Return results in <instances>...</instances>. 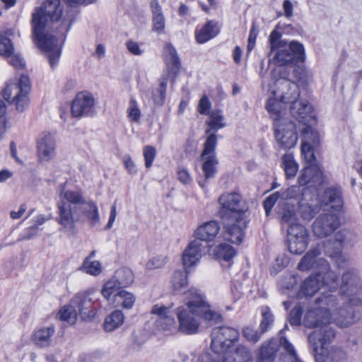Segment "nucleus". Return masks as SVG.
<instances>
[{
	"label": "nucleus",
	"mask_w": 362,
	"mask_h": 362,
	"mask_svg": "<svg viewBox=\"0 0 362 362\" xmlns=\"http://www.w3.org/2000/svg\"><path fill=\"white\" fill-rule=\"evenodd\" d=\"M316 119L314 122H305L303 124L304 127L301 129L303 135V141L311 144H315L318 142V133L313 128L312 125L315 124Z\"/></svg>",
	"instance_id": "obj_43"
},
{
	"label": "nucleus",
	"mask_w": 362,
	"mask_h": 362,
	"mask_svg": "<svg viewBox=\"0 0 362 362\" xmlns=\"http://www.w3.org/2000/svg\"><path fill=\"white\" fill-rule=\"evenodd\" d=\"M235 250L228 244L218 245L214 250V255L217 259L229 261L235 255Z\"/></svg>",
	"instance_id": "obj_46"
},
{
	"label": "nucleus",
	"mask_w": 362,
	"mask_h": 362,
	"mask_svg": "<svg viewBox=\"0 0 362 362\" xmlns=\"http://www.w3.org/2000/svg\"><path fill=\"white\" fill-rule=\"evenodd\" d=\"M211 107V103L209 98L204 95L203 96L199 103L198 105V111L202 115H208L209 112V109Z\"/></svg>",
	"instance_id": "obj_61"
},
{
	"label": "nucleus",
	"mask_w": 362,
	"mask_h": 362,
	"mask_svg": "<svg viewBox=\"0 0 362 362\" xmlns=\"http://www.w3.org/2000/svg\"><path fill=\"white\" fill-rule=\"evenodd\" d=\"M136 300L135 296L125 290L119 291L116 293L110 302L114 307H121L124 309H130Z\"/></svg>",
	"instance_id": "obj_34"
},
{
	"label": "nucleus",
	"mask_w": 362,
	"mask_h": 362,
	"mask_svg": "<svg viewBox=\"0 0 362 362\" xmlns=\"http://www.w3.org/2000/svg\"><path fill=\"white\" fill-rule=\"evenodd\" d=\"M9 57L8 63L16 69H22L25 66L23 58L18 54L8 55Z\"/></svg>",
	"instance_id": "obj_63"
},
{
	"label": "nucleus",
	"mask_w": 362,
	"mask_h": 362,
	"mask_svg": "<svg viewBox=\"0 0 362 362\" xmlns=\"http://www.w3.org/2000/svg\"><path fill=\"white\" fill-rule=\"evenodd\" d=\"M290 111L300 123L315 122V117L312 112V106L307 101L297 99L290 105Z\"/></svg>",
	"instance_id": "obj_29"
},
{
	"label": "nucleus",
	"mask_w": 362,
	"mask_h": 362,
	"mask_svg": "<svg viewBox=\"0 0 362 362\" xmlns=\"http://www.w3.org/2000/svg\"><path fill=\"white\" fill-rule=\"evenodd\" d=\"M126 47L128 51L134 55H141L143 53L139 43L132 40L126 42Z\"/></svg>",
	"instance_id": "obj_62"
},
{
	"label": "nucleus",
	"mask_w": 362,
	"mask_h": 362,
	"mask_svg": "<svg viewBox=\"0 0 362 362\" xmlns=\"http://www.w3.org/2000/svg\"><path fill=\"white\" fill-rule=\"evenodd\" d=\"M322 202L325 205H330L334 210H339L342 206L341 191L338 188H329L326 189L322 197Z\"/></svg>",
	"instance_id": "obj_36"
},
{
	"label": "nucleus",
	"mask_w": 362,
	"mask_h": 362,
	"mask_svg": "<svg viewBox=\"0 0 362 362\" xmlns=\"http://www.w3.org/2000/svg\"><path fill=\"white\" fill-rule=\"evenodd\" d=\"M163 54L167 66V74L163 76L159 88L167 89L168 80L170 77H175L180 70V63L175 49L167 44L163 49Z\"/></svg>",
	"instance_id": "obj_23"
},
{
	"label": "nucleus",
	"mask_w": 362,
	"mask_h": 362,
	"mask_svg": "<svg viewBox=\"0 0 362 362\" xmlns=\"http://www.w3.org/2000/svg\"><path fill=\"white\" fill-rule=\"evenodd\" d=\"M239 337L237 329L227 326L216 327L211 332V348L214 352H225Z\"/></svg>",
	"instance_id": "obj_10"
},
{
	"label": "nucleus",
	"mask_w": 362,
	"mask_h": 362,
	"mask_svg": "<svg viewBox=\"0 0 362 362\" xmlns=\"http://www.w3.org/2000/svg\"><path fill=\"white\" fill-rule=\"evenodd\" d=\"M332 322L331 313L327 307L318 303V298L313 305L309 307L303 320V325L309 329L315 328L308 335V340L313 351L314 344L316 346L329 345L334 339L336 332L329 325Z\"/></svg>",
	"instance_id": "obj_4"
},
{
	"label": "nucleus",
	"mask_w": 362,
	"mask_h": 362,
	"mask_svg": "<svg viewBox=\"0 0 362 362\" xmlns=\"http://www.w3.org/2000/svg\"><path fill=\"white\" fill-rule=\"evenodd\" d=\"M78 315L76 310L71 303L70 305L62 308L58 313L59 318L69 325H74L76 322Z\"/></svg>",
	"instance_id": "obj_45"
},
{
	"label": "nucleus",
	"mask_w": 362,
	"mask_h": 362,
	"mask_svg": "<svg viewBox=\"0 0 362 362\" xmlns=\"http://www.w3.org/2000/svg\"><path fill=\"white\" fill-rule=\"evenodd\" d=\"M187 284V274L185 272L177 271L172 279V285L175 290H180Z\"/></svg>",
	"instance_id": "obj_49"
},
{
	"label": "nucleus",
	"mask_w": 362,
	"mask_h": 362,
	"mask_svg": "<svg viewBox=\"0 0 362 362\" xmlns=\"http://www.w3.org/2000/svg\"><path fill=\"white\" fill-rule=\"evenodd\" d=\"M317 274H320L322 287H326L329 291H334L339 288L338 276L335 272L329 270V268L325 272L320 271Z\"/></svg>",
	"instance_id": "obj_39"
},
{
	"label": "nucleus",
	"mask_w": 362,
	"mask_h": 362,
	"mask_svg": "<svg viewBox=\"0 0 362 362\" xmlns=\"http://www.w3.org/2000/svg\"><path fill=\"white\" fill-rule=\"evenodd\" d=\"M185 296V305L177 309V331L192 334L199 329L201 317L207 321H216L221 317L217 313L210 310L202 295L196 289H189Z\"/></svg>",
	"instance_id": "obj_3"
},
{
	"label": "nucleus",
	"mask_w": 362,
	"mask_h": 362,
	"mask_svg": "<svg viewBox=\"0 0 362 362\" xmlns=\"http://www.w3.org/2000/svg\"><path fill=\"white\" fill-rule=\"evenodd\" d=\"M56 155V141L50 133L42 134L37 141V156L40 163H47Z\"/></svg>",
	"instance_id": "obj_21"
},
{
	"label": "nucleus",
	"mask_w": 362,
	"mask_h": 362,
	"mask_svg": "<svg viewBox=\"0 0 362 362\" xmlns=\"http://www.w3.org/2000/svg\"><path fill=\"white\" fill-rule=\"evenodd\" d=\"M282 160L286 177L288 179L294 177L298 172V165L293 156L291 153L285 154Z\"/></svg>",
	"instance_id": "obj_44"
},
{
	"label": "nucleus",
	"mask_w": 362,
	"mask_h": 362,
	"mask_svg": "<svg viewBox=\"0 0 362 362\" xmlns=\"http://www.w3.org/2000/svg\"><path fill=\"white\" fill-rule=\"evenodd\" d=\"M95 100L93 96L87 92L77 94L71 104V114L74 117H79L90 115L93 113Z\"/></svg>",
	"instance_id": "obj_25"
},
{
	"label": "nucleus",
	"mask_w": 362,
	"mask_h": 362,
	"mask_svg": "<svg viewBox=\"0 0 362 362\" xmlns=\"http://www.w3.org/2000/svg\"><path fill=\"white\" fill-rule=\"evenodd\" d=\"M322 287L320 283V274L310 275L305 279L298 292L300 298L313 296Z\"/></svg>",
	"instance_id": "obj_32"
},
{
	"label": "nucleus",
	"mask_w": 362,
	"mask_h": 362,
	"mask_svg": "<svg viewBox=\"0 0 362 362\" xmlns=\"http://www.w3.org/2000/svg\"><path fill=\"white\" fill-rule=\"evenodd\" d=\"M143 153L145 160V167L150 168L156 156V148L151 146H146L144 147Z\"/></svg>",
	"instance_id": "obj_54"
},
{
	"label": "nucleus",
	"mask_w": 362,
	"mask_h": 362,
	"mask_svg": "<svg viewBox=\"0 0 362 362\" xmlns=\"http://www.w3.org/2000/svg\"><path fill=\"white\" fill-rule=\"evenodd\" d=\"M303 308L300 305L295 306L290 313V323L292 325H300L303 324L301 317Z\"/></svg>",
	"instance_id": "obj_56"
},
{
	"label": "nucleus",
	"mask_w": 362,
	"mask_h": 362,
	"mask_svg": "<svg viewBox=\"0 0 362 362\" xmlns=\"http://www.w3.org/2000/svg\"><path fill=\"white\" fill-rule=\"evenodd\" d=\"M6 105L4 102L0 99V139L6 132Z\"/></svg>",
	"instance_id": "obj_58"
},
{
	"label": "nucleus",
	"mask_w": 362,
	"mask_h": 362,
	"mask_svg": "<svg viewBox=\"0 0 362 362\" xmlns=\"http://www.w3.org/2000/svg\"><path fill=\"white\" fill-rule=\"evenodd\" d=\"M205 246L199 240H193L186 247L182 253V264L185 270L196 266L202 256Z\"/></svg>",
	"instance_id": "obj_27"
},
{
	"label": "nucleus",
	"mask_w": 362,
	"mask_h": 362,
	"mask_svg": "<svg viewBox=\"0 0 362 362\" xmlns=\"http://www.w3.org/2000/svg\"><path fill=\"white\" fill-rule=\"evenodd\" d=\"M54 333L55 328L52 325L41 327L33 332V341L38 347L45 348L49 346L52 342V337Z\"/></svg>",
	"instance_id": "obj_31"
},
{
	"label": "nucleus",
	"mask_w": 362,
	"mask_h": 362,
	"mask_svg": "<svg viewBox=\"0 0 362 362\" xmlns=\"http://www.w3.org/2000/svg\"><path fill=\"white\" fill-rule=\"evenodd\" d=\"M320 210V206L317 203H308L303 198L299 201L298 211L302 218L311 220Z\"/></svg>",
	"instance_id": "obj_37"
},
{
	"label": "nucleus",
	"mask_w": 362,
	"mask_h": 362,
	"mask_svg": "<svg viewBox=\"0 0 362 362\" xmlns=\"http://www.w3.org/2000/svg\"><path fill=\"white\" fill-rule=\"evenodd\" d=\"M318 303L327 307L332 321L339 327H349L359 320L354 308L362 307V298L337 297L322 292L318 297Z\"/></svg>",
	"instance_id": "obj_5"
},
{
	"label": "nucleus",
	"mask_w": 362,
	"mask_h": 362,
	"mask_svg": "<svg viewBox=\"0 0 362 362\" xmlns=\"http://www.w3.org/2000/svg\"><path fill=\"white\" fill-rule=\"evenodd\" d=\"M262 320L260 323L261 333L265 332L273 323L274 317L268 307L262 308Z\"/></svg>",
	"instance_id": "obj_51"
},
{
	"label": "nucleus",
	"mask_w": 362,
	"mask_h": 362,
	"mask_svg": "<svg viewBox=\"0 0 362 362\" xmlns=\"http://www.w3.org/2000/svg\"><path fill=\"white\" fill-rule=\"evenodd\" d=\"M281 223L288 225V228L293 225H300L298 222V218L293 209H285L281 214Z\"/></svg>",
	"instance_id": "obj_52"
},
{
	"label": "nucleus",
	"mask_w": 362,
	"mask_h": 362,
	"mask_svg": "<svg viewBox=\"0 0 362 362\" xmlns=\"http://www.w3.org/2000/svg\"><path fill=\"white\" fill-rule=\"evenodd\" d=\"M124 315L122 311L117 310L108 315L104 321L103 327L106 332H112L124 323Z\"/></svg>",
	"instance_id": "obj_38"
},
{
	"label": "nucleus",
	"mask_w": 362,
	"mask_h": 362,
	"mask_svg": "<svg viewBox=\"0 0 362 362\" xmlns=\"http://www.w3.org/2000/svg\"><path fill=\"white\" fill-rule=\"evenodd\" d=\"M280 346L286 351L288 356L295 355V349L293 345L286 339L284 337L272 339L262 344L257 362H277L274 361V358Z\"/></svg>",
	"instance_id": "obj_14"
},
{
	"label": "nucleus",
	"mask_w": 362,
	"mask_h": 362,
	"mask_svg": "<svg viewBox=\"0 0 362 362\" xmlns=\"http://www.w3.org/2000/svg\"><path fill=\"white\" fill-rule=\"evenodd\" d=\"M261 334L262 333H258L257 331L252 327H246L243 331L244 337H245L249 341H252L253 343H256L259 341Z\"/></svg>",
	"instance_id": "obj_57"
},
{
	"label": "nucleus",
	"mask_w": 362,
	"mask_h": 362,
	"mask_svg": "<svg viewBox=\"0 0 362 362\" xmlns=\"http://www.w3.org/2000/svg\"><path fill=\"white\" fill-rule=\"evenodd\" d=\"M57 203L58 223L67 231H73L76 224L84 218L91 226L100 223V218L96 203L87 200L81 191L64 189L59 194Z\"/></svg>",
	"instance_id": "obj_2"
},
{
	"label": "nucleus",
	"mask_w": 362,
	"mask_h": 362,
	"mask_svg": "<svg viewBox=\"0 0 362 362\" xmlns=\"http://www.w3.org/2000/svg\"><path fill=\"white\" fill-rule=\"evenodd\" d=\"M276 90L273 91L274 95L280 98L284 104L291 105L299 98L300 93L298 85L286 77H280L274 82Z\"/></svg>",
	"instance_id": "obj_17"
},
{
	"label": "nucleus",
	"mask_w": 362,
	"mask_h": 362,
	"mask_svg": "<svg viewBox=\"0 0 362 362\" xmlns=\"http://www.w3.org/2000/svg\"><path fill=\"white\" fill-rule=\"evenodd\" d=\"M301 154L307 163V165H315V156L311 145L307 142H302Z\"/></svg>",
	"instance_id": "obj_50"
},
{
	"label": "nucleus",
	"mask_w": 362,
	"mask_h": 362,
	"mask_svg": "<svg viewBox=\"0 0 362 362\" xmlns=\"http://www.w3.org/2000/svg\"><path fill=\"white\" fill-rule=\"evenodd\" d=\"M362 280L357 270L353 268L346 269L341 276L339 292L337 297L361 298Z\"/></svg>",
	"instance_id": "obj_11"
},
{
	"label": "nucleus",
	"mask_w": 362,
	"mask_h": 362,
	"mask_svg": "<svg viewBox=\"0 0 362 362\" xmlns=\"http://www.w3.org/2000/svg\"><path fill=\"white\" fill-rule=\"evenodd\" d=\"M219 33L217 23L208 21L201 28H197L195 32L197 41L199 43H205L214 37Z\"/></svg>",
	"instance_id": "obj_33"
},
{
	"label": "nucleus",
	"mask_w": 362,
	"mask_h": 362,
	"mask_svg": "<svg viewBox=\"0 0 362 362\" xmlns=\"http://www.w3.org/2000/svg\"><path fill=\"white\" fill-rule=\"evenodd\" d=\"M13 47L9 38L0 35V54L10 55L12 54Z\"/></svg>",
	"instance_id": "obj_55"
},
{
	"label": "nucleus",
	"mask_w": 362,
	"mask_h": 362,
	"mask_svg": "<svg viewBox=\"0 0 362 362\" xmlns=\"http://www.w3.org/2000/svg\"><path fill=\"white\" fill-rule=\"evenodd\" d=\"M71 303L83 320H90L95 317L96 313L93 308L90 292L78 293L71 299Z\"/></svg>",
	"instance_id": "obj_24"
},
{
	"label": "nucleus",
	"mask_w": 362,
	"mask_h": 362,
	"mask_svg": "<svg viewBox=\"0 0 362 362\" xmlns=\"http://www.w3.org/2000/svg\"><path fill=\"white\" fill-rule=\"evenodd\" d=\"M338 226L339 220L335 214H323L313 223V232L317 238H325L335 230Z\"/></svg>",
	"instance_id": "obj_22"
},
{
	"label": "nucleus",
	"mask_w": 362,
	"mask_h": 362,
	"mask_svg": "<svg viewBox=\"0 0 362 362\" xmlns=\"http://www.w3.org/2000/svg\"><path fill=\"white\" fill-rule=\"evenodd\" d=\"M223 224V239L233 244L239 245L244 238V230L247 226L246 217L234 218L226 221L222 220Z\"/></svg>",
	"instance_id": "obj_18"
},
{
	"label": "nucleus",
	"mask_w": 362,
	"mask_h": 362,
	"mask_svg": "<svg viewBox=\"0 0 362 362\" xmlns=\"http://www.w3.org/2000/svg\"><path fill=\"white\" fill-rule=\"evenodd\" d=\"M223 120L224 117L220 110L213 111L211 113L209 119L206 122L209 128L206 130V134H208V136L211 134V131L216 132L225 127Z\"/></svg>",
	"instance_id": "obj_40"
},
{
	"label": "nucleus",
	"mask_w": 362,
	"mask_h": 362,
	"mask_svg": "<svg viewBox=\"0 0 362 362\" xmlns=\"http://www.w3.org/2000/svg\"><path fill=\"white\" fill-rule=\"evenodd\" d=\"M280 34L276 30H273L269 35L270 52L269 55L273 54V52L276 48L283 45L281 42H279Z\"/></svg>",
	"instance_id": "obj_59"
},
{
	"label": "nucleus",
	"mask_w": 362,
	"mask_h": 362,
	"mask_svg": "<svg viewBox=\"0 0 362 362\" xmlns=\"http://www.w3.org/2000/svg\"><path fill=\"white\" fill-rule=\"evenodd\" d=\"M151 314L156 316L155 327L167 334L177 332V325L170 308L156 304L152 306Z\"/></svg>",
	"instance_id": "obj_16"
},
{
	"label": "nucleus",
	"mask_w": 362,
	"mask_h": 362,
	"mask_svg": "<svg viewBox=\"0 0 362 362\" xmlns=\"http://www.w3.org/2000/svg\"><path fill=\"white\" fill-rule=\"evenodd\" d=\"M114 278L122 287L127 286L134 281L133 272L127 268L117 270Z\"/></svg>",
	"instance_id": "obj_47"
},
{
	"label": "nucleus",
	"mask_w": 362,
	"mask_h": 362,
	"mask_svg": "<svg viewBox=\"0 0 362 362\" xmlns=\"http://www.w3.org/2000/svg\"><path fill=\"white\" fill-rule=\"evenodd\" d=\"M220 231V226L216 221H206L198 226L194 231V240L202 243L213 241Z\"/></svg>",
	"instance_id": "obj_28"
},
{
	"label": "nucleus",
	"mask_w": 362,
	"mask_h": 362,
	"mask_svg": "<svg viewBox=\"0 0 362 362\" xmlns=\"http://www.w3.org/2000/svg\"><path fill=\"white\" fill-rule=\"evenodd\" d=\"M178 180L183 184L187 185L192 182L189 172L184 168H179L177 170Z\"/></svg>",
	"instance_id": "obj_64"
},
{
	"label": "nucleus",
	"mask_w": 362,
	"mask_h": 362,
	"mask_svg": "<svg viewBox=\"0 0 362 362\" xmlns=\"http://www.w3.org/2000/svg\"><path fill=\"white\" fill-rule=\"evenodd\" d=\"M122 286L118 283L117 280L113 277L107 281L102 289V295L103 297L110 303L115 294L121 289Z\"/></svg>",
	"instance_id": "obj_42"
},
{
	"label": "nucleus",
	"mask_w": 362,
	"mask_h": 362,
	"mask_svg": "<svg viewBox=\"0 0 362 362\" xmlns=\"http://www.w3.org/2000/svg\"><path fill=\"white\" fill-rule=\"evenodd\" d=\"M165 264V259L161 257H154L146 263L148 269H155L163 267Z\"/></svg>",
	"instance_id": "obj_60"
},
{
	"label": "nucleus",
	"mask_w": 362,
	"mask_h": 362,
	"mask_svg": "<svg viewBox=\"0 0 362 362\" xmlns=\"http://www.w3.org/2000/svg\"><path fill=\"white\" fill-rule=\"evenodd\" d=\"M221 205L219 214L221 220L229 221L242 217H246L247 208L242 200L241 196L235 192H227L218 198Z\"/></svg>",
	"instance_id": "obj_8"
},
{
	"label": "nucleus",
	"mask_w": 362,
	"mask_h": 362,
	"mask_svg": "<svg viewBox=\"0 0 362 362\" xmlns=\"http://www.w3.org/2000/svg\"><path fill=\"white\" fill-rule=\"evenodd\" d=\"M324 175L319 165H306L300 172L298 182L302 187L305 185L315 187L324 182Z\"/></svg>",
	"instance_id": "obj_26"
},
{
	"label": "nucleus",
	"mask_w": 362,
	"mask_h": 362,
	"mask_svg": "<svg viewBox=\"0 0 362 362\" xmlns=\"http://www.w3.org/2000/svg\"><path fill=\"white\" fill-rule=\"evenodd\" d=\"M216 144V135L211 133L206 138L204 150L200 156V160L202 162V168L206 179L213 177L216 173V165L218 164L215 153Z\"/></svg>",
	"instance_id": "obj_13"
},
{
	"label": "nucleus",
	"mask_w": 362,
	"mask_h": 362,
	"mask_svg": "<svg viewBox=\"0 0 362 362\" xmlns=\"http://www.w3.org/2000/svg\"><path fill=\"white\" fill-rule=\"evenodd\" d=\"M339 238L335 240H329L325 244H317L312 247L300 259L297 268L302 272L308 271H326L329 268L328 262L320 257L322 252L327 256L334 259L340 266L341 262H344V257L341 253L343 238L338 235Z\"/></svg>",
	"instance_id": "obj_6"
},
{
	"label": "nucleus",
	"mask_w": 362,
	"mask_h": 362,
	"mask_svg": "<svg viewBox=\"0 0 362 362\" xmlns=\"http://www.w3.org/2000/svg\"><path fill=\"white\" fill-rule=\"evenodd\" d=\"M82 269L87 274L98 276L102 272V267L100 262L97 260H89L85 259L82 265Z\"/></svg>",
	"instance_id": "obj_48"
},
{
	"label": "nucleus",
	"mask_w": 362,
	"mask_h": 362,
	"mask_svg": "<svg viewBox=\"0 0 362 362\" xmlns=\"http://www.w3.org/2000/svg\"><path fill=\"white\" fill-rule=\"evenodd\" d=\"M225 362H252V354L247 347L240 345L235 349L233 357L226 359Z\"/></svg>",
	"instance_id": "obj_41"
},
{
	"label": "nucleus",
	"mask_w": 362,
	"mask_h": 362,
	"mask_svg": "<svg viewBox=\"0 0 362 362\" xmlns=\"http://www.w3.org/2000/svg\"><path fill=\"white\" fill-rule=\"evenodd\" d=\"M274 136L278 146L283 149H290L294 147L298 141L296 125L287 119L276 122L274 124Z\"/></svg>",
	"instance_id": "obj_12"
},
{
	"label": "nucleus",
	"mask_w": 362,
	"mask_h": 362,
	"mask_svg": "<svg viewBox=\"0 0 362 362\" xmlns=\"http://www.w3.org/2000/svg\"><path fill=\"white\" fill-rule=\"evenodd\" d=\"M266 108L269 112L271 118L273 119L274 124L276 122H283L288 119L284 117L286 104L279 100L276 97L269 98L267 103Z\"/></svg>",
	"instance_id": "obj_30"
},
{
	"label": "nucleus",
	"mask_w": 362,
	"mask_h": 362,
	"mask_svg": "<svg viewBox=\"0 0 362 362\" xmlns=\"http://www.w3.org/2000/svg\"><path fill=\"white\" fill-rule=\"evenodd\" d=\"M314 346L313 354L315 362H346L347 354L341 349L329 345Z\"/></svg>",
	"instance_id": "obj_20"
},
{
	"label": "nucleus",
	"mask_w": 362,
	"mask_h": 362,
	"mask_svg": "<svg viewBox=\"0 0 362 362\" xmlns=\"http://www.w3.org/2000/svg\"><path fill=\"white\" fill-rule=\"evenodd\" d=\"M273 54L272 60L279 66L295 65L305 59L303 45L294 40L276 48Z\"/></svg>",
	"instance_id": "obj_9"
},
{
	"label": "nucleus",
	"mask_w": 362,
	"mask_h": 362,
	"mask_svg": "<svg viewBox=\"0 0 362 362\" xmlns=\"http://www.w3.org/2000/svg\"><path fill=\"white\" fill-rule=\"evenodd\" d=\"M30 79L26 76H21L17 82L8 83L2 94L4 98L13 105L18 112H23L29 104L28 96L30 90Z\"/></svg>",
	"instance_id": "obj_7"
},
{
	"label": "nucleus",
	"mask_w": 362,
	"mask_h": 362,
	"mask_svg": "<svg viewBox=\"0 0 362 362\" xmlns=\"http://www.w3.org/2000/svg\"><path fill=\"white\" fill-rule=\"evenodd\" d=\"M128 117L132 122H137L141 117V111L136 101L132 98L127 109Z\"/></svg>",
	"instance_id": "obj_53"
},
{
	"label": "nucleus",
	"mask_w": 362,
	"mask_h": 362,
	"mask_svg": "<svg viewBox=\"0 0 362 362\" xmlns=\"http://www.w3.org/2000/svg\"><path fill=\"white\" fill-rule=\"evenodd\" d=\"M150 7L153 14V30L158 33L163 32L165 27V21L161 6L157 0H153L150 3Z\"/></svg>",
	"instance_id": "obj_35"
},
{
	"label": "nucleus",
	"mask_w": 362,
	"mask_h": 362,
	"mask_svg": "<svg viewBox=\"0 0 362 362\" xmlns=\"http://www.w3.org/2000/svg\"><path fill=\"white\" fill-rule=\"evenodd\" d=\"M288 248L291 253L302 254L309 243V234L302 225H293L288 228Z\"/></svg>",
	"instance_id": "obj_15"
},
{
	"label": "nucleus",
	"mask_w": 362,
	"mask_h": 362,
	"mask_svg": "<svg viewBox=\"0 0 362 362\" xmlns=\"http://www.w3.org/2000/svg\"><path fill=\"white\" fill-rule=\"evenodd\" d=\"M305 189V187H302L300 185H293L286 189H282L269 195L264 202V208L267 216L269 215L276 202L292 199H298L304 194Z\"/></svg>",
	"instance_id": "obj_19"
},
{
	"label": "nucleus",
	"mask_w": 362,
	"mask_h": 362,
	"mask_svg": "<svg viewBox=\"0 0 362 362\" xmlns=\"http://www.w3.org/2000/svg\"><path fill=\"white\" fill-rule=\"evenodd\" d=\"M62 21L60 26L68 30L69 21L62 16V6L60 0H44L40 6L36 7L32 13L31 25L33 38L38 47L49 59L52 67L57 64L61 47L56 36L49 35L47 28L50 23Z\"/></svg>",
	"instance_id": "obj_1"
}]
</instances>
